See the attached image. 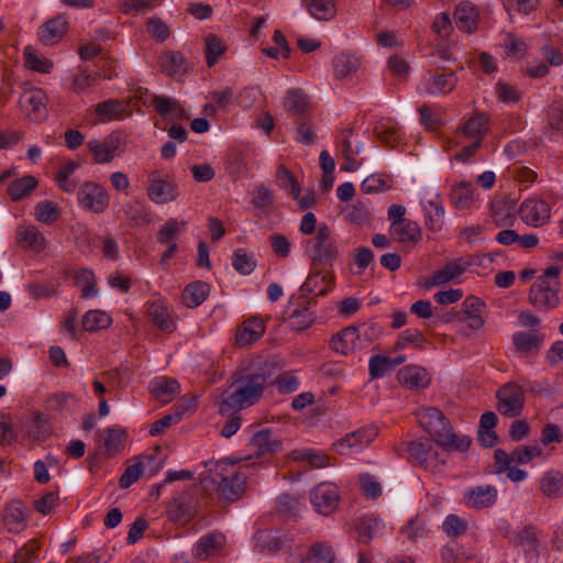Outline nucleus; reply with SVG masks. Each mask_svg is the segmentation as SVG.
Wrapping results in <instances>:
<instances>
[{
	"instance_id": "nucleus-1",
	"label": "nucleus",
	"mask_w": 563,
	"mask_h": 563,
	"mask_svg": "<svg viewBox=\"0 0 563 563\" xmlns=\"http://www.w3.org/2000/svg\"><path fill=\"white\" fill-rule=\"evenodd\" d=\"M269 383L271 373L267 367L262 366L252 373L234 374L232 383L222 393L219 413L229 417L255 405Z\"/></svg>"
},
{
	"instance_id": "nucleus-2",
	"label": "nucleus",
	"mask_w": 563,
	"mask_h": 563,
	"mask_svg": "<svg viewBox=\"0 0 563 563\" xmlns=\"http://www.w3.org/2000/svg\"><path fill=\"white\" fill-rule=\"evenodd\" d=\"M234 463L216 461L206 463L207 470L201 473L200 483L205 490H216L219 499L234 503L242 498L246 488L247 471L230 470Z\"/></svg>"
},
{
	"instance_id": "nucleus-3",
	"label": "nucleus",
	"mask_w": 563,
	"mask_h": 563,
	"mask_svg": "<svg viewBox=\"0 0 563 563\" xmlns=\"http://www.w3.org/2000/svg\"><path fill=\"white\" fill-rule=\"evenodd\" d=\"M305 253L316 266H332L339 257V249L331 238V230L327 223L318 224L317 233L308 239L305 244Z\"/></svg>"
},
{
	"instance_id": "nucleus-4",
	"label": "nucleus",
	"mask_w": 563,
	"mask_h": 563,
	"mask_svg": "<svg viewBox=\"0 0 563 563\" xmlns=\"http://www.w3.org/2000/svg\"><path fill=\"white\" fill-rule=\"evenodd\" d=\"M496 409L508 418H517L522 413L525 407L523 388L514 382H509L500 386L496 391Z\"/></svg>"
},
{
	"instance_id": "nucleus-5",
	"label": "nucleus",
	"mask_w": 563,
	"mask_h": 563,
	"mask_svg": "<svg viewBox=\"0 0 563 563\" xmlns=\"http://www.w3.org/2000/svg\"><path fill=\"white\" fill-rule=\"evenodd\" d=\"M396 452L399 456L406 457L410 463L428 468L429 461L437 457L433 440L420 438L410 442H401Z\"/></svg>"
},
{
	"instance_id": "nucleus-6",
	"label": "nucleus",
	"mask_w": 563,
	"mask_h": 563,
	"mask_svg": "<svg viewBox=\"0 0 563 563\" xmlns=\"http://www.w3.org/2000/svg\"><path fill=\"white\" fill-rule=\"evenodd\" d=\"M560 282L549 283L543 278H537L529 291V302L538 310L548 311L554 309L560 303Z\"/></svg>"
},
{
	"instance_id": "nucleus-7",
	"label": "nucleus",
	"mask_w": 563,
	"mask_h": 563,
	"mask_svg": "<svg viewBox=\"0 0 563 563\" xmlns=\"http://www.w3.org/2000/svg\"><path fill=\"white\" fill-rule=\"evenodd\" d=\"M78 202L86 210L101 213L109 206V195L103 186L86 181L78 190Z\"/></svg>"
},
{
	"instance_id": "nucleus-8",
	"label": "nucleus",
	"mask_w": 563,
	"mask_h": 563,
	"mask_svg": "<svg viewBox=\"0 0 563 563\" xmlns=\"http://www.w3.org/2000/svg\"><path fill=\"white\" fill-rule=\"evenodd\" d=\"M310 500L316 511L328 516L338 507L340 500L339 488L332 483H320L311 489Z\"/></svg>"
},
{
	"instance_id": "nucleus-9",
	"label": "nucleus",
	"mask_w": 563,
	"mask_h": 563,
	"mask_svg": "<svg viewBox=\"0 0 563 563\" xmlns=\"http://www.w3.org/2000/svg\"><path fill=\"white\" fill-rule=\"evenodd\" d=\"M47 96L40 89L34 88L25 91L19 99V104L25 115L35 122H41L47 118Z\"/></svg>"
},
{
	"instance_id": "nucleus-10",
	"label": "nucleus",
	"mask_w": 563,
	"mask_h": 563,
	"mask_svg": "<svg viewBox=\"0 0 563 563\" xmlns=\"http://www.w3.org/2000/svg\"><path fill=\"white\" fill-rule=\"evenodd\" d=\"M378 431L374 427H363L353 432L346 433L339 439L333 448L339 454H346L351 450H362L369 445L377 437Z\"/></svg>"
},
{
	"instance_id": "nucleus-11",
	"label": "nucleus",
	"mask_w": 563,
	"mask_h": 563,
	"mask_svg": "<svg viewBox=\"0 0 563 563\" xmlns=\"http://www.w3.org/2000/svg\"><path fill=\"white\" fill-rule=\"evenodd\" d=\"M417 418L419 424L435 438V442L451 426L444 413L435 407L421 408L417 412Z\"/></svg>"
},
{
	"instance_id": "nucleus-12",
	"label": "nucleus",
	"mask_w": 563,
	"mask_h": 563,
	"mask_svg": "<svg viewBox=\"0 0 563 563\" xmlns=\"http://www.w3.org/2000/svg\"><path fill=\"white\" fill-rule=\"evenodd\" d=\"M521 220L532 227L545 224L551 217V209L544 200L526 199L519 207Z\"/></svg>"
},
{
	"instance_id": "nucleus-13",
	"label": "nucleus",
	"mask_w": 563,
	"mask_h": 563,
	"mask_svg": "<svg viewBox=\"0 0 563 563\" xmlns=\"http://www.w3.org/2000/svg\"><path fill=\"white\" fill-rule=\"evenodd\" d=\"M249 446L252 451L251 455L256 457L267 453L276 454L283 451L282 440L274 435L271 429L256 431L250 439Z\"/></svg>"
},
{
	"instance_id": "nucleus-14",
	"label": "nucleus",
	"mask_w": 563,
	"mask_h": 563,
	"mask_svg": "<svg viewBox=\"0 0 563 563\" xmlns=\"http://www.w3.org/2000/svg\"><path fill=\"white\" fill-rule=\"evenodd\" d=\"M485 309V302L475 296H468L462 302V310L456 311V320L465 322L471 329L477 330L484 325L482 312Z\"/></svg>"
},
{
	"instance_id": "nucleus-15",
	"label": "nucleus",
	"mask_w": 563,
	"mask_h": 563,
	"mask_svg": "<svg viewBox=\"0 0 563 563\" xmlns=\"http://www.w3.org/2000/svg\"><path fill=\"white\" fill-rule=\"evenodd\" d=\"M197 512V503L194 495L184 492L175 497L168 507V517L174 522H187Z\"/></svg>"
},
{
	"instance_id": "nucleus-16",
	"label": "nucleus",
	"mask_w": 563,
	"mask_h": 563,
	"mask_svg": "<svg viewBox=\"0 0 563 563\" xmlns=\"http://www.w3.org/2000/svg\"><path fill=\"white\" fill-rule=\"evenodd\" d=\"M497 489L493 485H478L468 488L463 496L468 508L483 509L493 506L497 500Z\"/></svg>"
},
{
	"instance_id": "nucleus-17",
	"label": "nucleus",
	"mask_w": 563,
	"mask_h": 563,
	"mask_svg": "<svg viewBox=\"0 0 563 563\" xmlns=\"http://www.w3.org/2000/svg\"><path fill=\"white\" fill-rule=\"evenodd\" d=\"M398 382L409 389H424L431 382L428 371L418 365H407L397 373Z\"/></svg>"
},
{
	"instance_id": "nucleus-18",
	"label": "nucleus",
	"mask_w": 563,
	"mask_h": 563,
	"mask_svg": "<svg viewBox=\"0 0 563 563\" xmlns=\"http://www.w3.org/2000/svg\"><path fill=\"white\" fill-rule=\"evenodd\" d=\"M67 20L64 15H56L40 26L37 36L42 44L48 46L59 42L66 33Z\"/></svg>"
},
{
	"instance_id": "nucleus-19",
	"label": "nucleus",
	"mask_w": 563,
	"mask_h": 563,
	"mask_svg": "<svg viewBox=\"0 0 563 563\" xmlns=\"http://www.w3.org/2000/svg\"><path fill=\"white\" fill-rule=\"evenodd\" d=\"M456 77L454 73H432L428 71L423 77V87L427 93H449L456 86Z\"/></svg>"
},
{
	"instance_id": "nucleus-20",
	"label": "nucleus",
	"mask_w": 563,
	"mask_h": 563,
	"mask_svg": "<svg viewBox=\"0 0 563 563\" xmlns=\"http://www.w3.org/2000/svg\"><path fill=\"white\" fill-rule=\"evenodd\" d=\"M471 265L472 262L464 261L463 258H457L454 262H450L443 268L434 272L432 277L426 280L424 286L430 288L432 286L445 284L463 274Z\"/></svg>"
},
{
	"instance_id": "nucleus-21",
	"label": "nucleus",
	"mask_w": 563,
	"mask_h": 563,
	"mask_svg": "<svg viewBox=\"0 0 563 563\" xmlns=\"http://www.w3.org/2000/svg\"><path fill=\"white\" fill-rule=\"evenodd\" d=\"M265 331L263 321L258 318H250L240 325L235 333V343L241 346H250L262 338Z\"/></svg>"
},
{
	"instance_id": "nucleus-22",
	"label": "nucleus",
	"mask_w": 563,
	"mask_h": 563,
	"mask_svg": "<svg viewBox=\"0 0 563 563\" xmlns=\"http://www.w3.org/2000/svg\"><path fill=\"white\" fill-rule=\"evenodd\" d=\"M150 391L162 402H170L180 393V385L175 378L159 376L150 383Z\"/></svg>"
},
{
	"instance_id": "nucleus-23",
	"label": "nucleus",
	"mask_w": 563,
	"mask_h": 563,
	"mask_svg": "<svg viewBox=\"0 0 563 563\" xmlns=\"http://www.w3.org/2000/svg\"><path fill=\"white\" fill-rule=\"evenodd\" d=\"M178 187L176 184L164 179H152L147 188L148 198L158 205L167 203L178 197Z\"/></svg>"
},
{
	"instance_id": "nucleus-24",
	"label": "nucleus",
	"mask_w": 563,
	"mask_h": 563,
	"mask_svg": "<svg viewBox=\"0 0 563 563\" xmlns=\"http://www.w3.org/2000/svg\"><path fill=\"white\" fill-rule=\"evenodd\" d=\"M3 523L9 532L12 533H19L26 528L25 508L21 501L12 500L7 505L3 515Z\"/></svg>"
},
{
	"instance_id": "nucleus-25",
	"label": "nucleus",
	"mask_w": 563,
	"mask_h": 563,
	"mask_svg": "<svg viewBox=\"0 0 563 563\" xmlns=\"http://www.w3.org/2000/svg\"><path fill=\"white\" fill-rule=\"evenodd\" d=\"M498 421L494 411H486L481 416L477 430V440L483 448H493L498 442V435L494 428Z\"/></svg>"
},
{
	"instance_id": "nucleus-26",
	"label": "nucleus",
	"mask_w": 563,
	"mask_h": 563,
	"mask_svg": "<svg viewBox=\"0 0 563 563\" xmlns=\"http://www.w3.org/2000/svg\"><path fill=\"white\" fill-rule=\"evenodd\" d=\"M257 549L265 554H275L279 552L289 540L285 536H280L276 531L261 530L255 534Z\"/></svg>"
},
{
	"instance_id": "nucleus-27",
	"label": "nucleus",
	"mask_w": 563,
	"mask_h": 563,
	"mask_svg": "<svg viewBox=\"0 0 563 563\" xmlns=\"http://www.w3.org/2000/svg\"><path fill=\"white\" fill-rule=\"evenodd\" d=\"M515 201L506 197L495 199L490 206L494 223L497 227H511L515 221Z\"/></svg>"
},
{
	"instance_id": "nucleus-28",
	"label": "nucleus",
	"mask_w": 563,
	"mask_h": 563,
	"mask_svg": "<svg viewBox=\"0 0 563 563\" xmlns=\"http://www.w3.org/2000/svg\"><path fill=\"white\" fill-rule=\"evenodd\" d=\"M358 340L360 329L356 327H347L338 334H335L334 336H332L330 341V346L336 353L346 355L354 349L358 347Z\"/></svg>"
},
{
	"instance_id": "nucleus-29",
	"label": "nucleus",
	"mask_w": 563,
	"mask_h": 563,
	"mask_svg": "<svg viewBox=\"0 0 563 563\" xmlns=\"http://www.w3.org/2000/svg\"><path fill=\"white\" fill-rule=\"evenodd\" d=\"M146 313L152 323L159 328L162 331L172 333L175 330V321L170 317L167 307L162 301L147 303Z\"/></svg>"
},
{
	"instance_id": "nucleus-30",
	"label": "nucleus",
	"mask_w": 563,
	"mask_h": 563,
	"mask_svg": "<svg viewBox=\"0 0 563 563\" xmlns=\"http://www.w3.org/2000/svg\"><path fill=\"white\" fill-rule=\"evenodd\" d=\"M514 542L516 545H519L523 549V552L527 558L539 556V539H538V530L534 526L528 525L525 526L514 538Z\"/></svg>"
},
{
	"instance_id": "nucleus-31",
	"label": "nucleus",
	"mask_w": 563,
	"mask_h": 563,
	"mask_svg": "<svg viewBox=\"0 0 563 563\" xmlns=\"http://www.w3.org/2000/svg\"><path fill=\"white\" fill-rule=\"evenodd\" d=\"M544 341V334L536 331L516 332L512 342L516 350L525 355L538 353Z\"/></svg>"
},
{
	"instance_id": "nucleus-32",
	"label": "nucleus",
	"mask_w": 563,
	"mask_h": 563,
	"mask_svg": "<svg viewBox=\"0 0 563 563\" xmlns=\"http://www.w3.org/2000/svg\"><path fill=\"white\" fill-rule=\"evenodd\" d=\"M477 16L478 12L470 1H462L454 11L456 26L466 33H472L476 29Z\"/></svg>"
},
{
	"instance_id": "nucleus-33",
	"label": "nucleus",
	"mask_w": 563,
	"mask_h": 563,
	"mask_svg": "<svg viewBox=\"0 0 563 563\" xmlns=\"http://www.w3.org/2000/svg\"><path fill=\"white\" fill-rule=\"evenodd\" d=\"M103 454L106 457H112L123 450L128 434L124 429L109 427L103 430Z\"/></svg>"
},
{
	"instance_id": "nucleus-34",
	"label": "nucleus",
	"mask_w": 563,
	"mask_h": 563,
	"mask_svg": "<svg viewBox=\"0 0 563 563\" xmlns=\"http://www.w3.org/2000/svg\"><path fill=\"white\" fill-rule=\"evenodd\" d=\"M333 276L331 274H310L300 287L302 297L316 292V296H325L332 289Z\"/></svg>"
},
{
	"instance_id": "nucleus-35",
	"label": "nucleus",
	"mask_w": 563,
	"mask_h": 563,
	"mask_svg": "<svg viewBox=\"0 0 563 563\" xmlns=\"http://www.w3.org/2000/svg\"><path fill=\"white\" fill-rule=\"evenodd\" d=\"M209 292L210 285L208 283L196 280L185 287L181 300L188 308H196L207 299Z\"/></svg>"
},
{
	"instance_id": "nucleus-36",
	"label": "nucleus",
	"mask_w": 563,
	"mask_h": 563,
	"mask_svg": "<svg viewBox=\"0 0 563 563\" xmlns=\"http://www.w3.org/2000/svg\"><path fill=\"white\" fill-rule=\"evenodd\" d=\"M159 66L169 77L183 76L187 71V63L180 52L169 51L159 58Z\"/></svg>"
},
{
	"instance_id": "nucleus-37",
	"label": "nucleus",
	"mask_w": 563,
	"mask_h": 563,
	"mask_svg": "<svg viewBox=\"0 0 563 563\" xmlns=\"http://www.w3.org/2000/svg\"><path fill=\"white\" fill-rule=\"evenodd\" d=\"M335 77L344 79L352 76L360 68L361 62L358 57L347 52H340L332 60Z\"/></svg>"
},
{
	"instance_id": "nucleus-38",
	"label": "nucleus",
	"mask_w": 563,
	"mask_h": 563,
	"mask_svg": "<svg viewBox=\"0 0 563 563\" xmlns=\"http://www.w3.org/2000/svg\"><path fill=\"white\" fill-rule=\"evenodd\" d=\"M284 107L290 115L303 117L309 110L308 97L301 89H290L286 93Z\"/></svg>"
},
{
	"instance_id": "nucleus-39",
	"label": "nucleus",
	"mask_w": 563,
	"mask_h": 563,
	"mask_svg": "<svg viewBox=\"0 0 563 563\" xmlns=\"http://www.w3.org/2000/svg\"><path fill=\"white\" fill-rule=\"evenodd\" d=\"M384 523L382 519L376 517H363L360 518L356 523V531L358 534V541L368 543L372 539L377 538L382 534Z\"/></svg>"
},
{
	"instance_id": "nucleus-40",
	"label": "nucleus",
	"mask_w": 563,
	"mask_h": 563,
	"mask_svg": "<svg viewBox=\"0 0 563 563\" xmlns=\"http://www.w3.org/2000/svg\"><path fill=\"white\" fill-rule=\"evenodd\" d=\"M309 14L319 21H329L335 16L333 0H301Z\"/></svg>"
},
{
	"instance_id": "nucleus-41",
	"label": "nucleus",
	"mask_w": 563,
	"mask_h": 563,
	"mask_svg": "<svg viewBox=\"0 0 563 563\" xmlns=\"http://www.w3.org/2000/svg\"><path fill=\"white\" fill-rule=\"evenodd\" d=\"M437 444L448 451L454 450L463 453L470 449L472 439L465 434H456L452 426H450L449 429H446V431L437 441Z\"/></svg>"
},
{
	"instance_id": "nucleus-42",
	"label": "nucleus",
	"mask_w": 563,
	"mask_h": 563,
	"mask_svg": "<svg viewBox=\"0 0 563 563\" xmlns=\"http://www.w3.org/2000/svg\"><path fill=\"white\" fill-rule=\"evenodd\" d=\"M289 457L294 461H305L313 468H321L330 465V456L322 452L313 449H300L294 450Z\"/></svg>"
},
{
	"instance_id": "nucleus-43",
	"label": "nucleus",
	"mask_w": 563,
	"mask_h": 563,
	"mask_svg": "<svg viewBox=\"0 0 563 563\" xmlns=\"http://www.w3.org/2000/svg\"><path fill=\"white\" fill-rule=\"evenodd\" d=\"M37 179L32 175H25L13 180L8 187V195L13 201L27 197L37 186Z\"/></svg>"
},
{
	"instance_id": "nucleus-44",
	"label": "nucleus",
	"mask_w": 563,
	"mask_h": 563,
	"mask_svg": "<svg viewBox=\"0 0 563 563\" xmlns=\"http://www.w3.org/2000/svg\"><path fill=\"white\" fill-rule=\"evenodd\" d=\"M541 490L550 498L563 496V474L559 471H551L543 475L541 479Z\"/></svg>"
},
{
	"instance_id": "nucleus-45",
	"label": "nucleus",
	"mask_w": 563,
	"mask_h": 563,
	"mask_svg": "<svg viewBox=\"0 0 563 563\" xmlns=\"http://www.w3.org/2000/svg\"><path fill=\"white\" fill-rule=\"evenodd\" d=\"M186 221L178 222L176 219H169L157 232V242L163 245L176 243L177 236L185 230Z\"/></svg>"
},
{
	"instance_id": "nucleus-46",
	"label": "nucleus",
	"mask_w": 563,
	"mask_h": 563,
	"mask_svg": "<svg viewBox=\"0 0 563 563\" xmlns=\"http://www.w3.org/2000/svg\"><path fill=\"white\" fill-rule=\"evenodd\" d=\"M393 230L397 240L401 243H417L422 238V231L418 223L409 219L401 222V224L396 225Z\"/></svg>"
},
{
	"instance_id": "nucleus-47",
	"label": "nucleus",
	"mask_w": 563,
	"mask_h": 563,
	"mask_svg": "<svg viewBox=\"0 0 563 563\" xmlns=\"http://www.w3.org/2000/svg\"><path fill=\"white\" fill-rule=\"evenodd\" d=\"M225 51V43L216 34H208L205 37V56L209 67H212Z\"/></svg>"
},
{
	"instance_id": "nucleus-48",
	"label": "nucleus",
	"mask_w": 563,
	"mask_h": 563,
	"mask_svg": "<svg viewBox=\"0 0 563 563\" xmlns=\"http://www.w3.org/2000/svg\"><path fill=\"white\" fill-rule=\"evenodd\" d=\"M111 322V317L104 311L90 310L82 318V328L93 332L110 327Z\"/></svg>"
},
{
	"instance_id": "nucleus-49",
	"label": "nucleus",
	"mask_w": 563,
	"mask_h": 563,
	"mask_svg": "<svg viewBox=\"0 0 563 563\" xmlns=\"http://www.w3.org/2000/svg\"><path fill=\"white\" fill-rule=\"evenodd\" d=\"M488 118L483 113L474 114L462 126V133L467 137L481 139L487 131Z\"/></svg>"
},
{
	"instance_id": "nucleus-50",
	"label": "nucleus",
	"mask_w": 563,
	"mask_h": 563,
	"mask_svg": "<svg viewBox=\"0 0 563 563\" xmlns=\"http://www.w3.org/2000/svg\"><path fill=\"white\" fill-rule=\"evenodd\" d=\"M124 111H125V109L123 107V103L117 99H109L107 101L99 102L96 106V113L103 121L121 119V118H123Z\"/></svg>"
},
{
	"instance_id": "nucleus-51",
	"label": "nucleus",
	"mask_w": 563,
	"mask_h": 563,
	"mask_svg": "<svg viewBox=\"0 0 563 563\" xmlns=\"http://www.w3.org/2000/svg\"><path fill=\"white\" fill-rule=\"evenodd\" d=\"M450 199L457 209L468 208L473 202L472 185L467 183H460L454 186L451 190Z\"/></svg>"
},
{
	"instance_id": "nucleus-52",
	"label": "nucleus",
	"mask_w": 563,
	"mask_h": 563,
	"mask_svg": "<svg viewBox=\"0 0 563 563\" xmlns=\"http://www.w3.org/2000/svg\"><path fill=\"white\" fill-rule=\"evenodd\" d=\"M256 261L245 249H236L232 255V266L241 275H250L256 268Z\"/></svg>"
},
{
	"instance_id": "nucleus-53",
	"label": "nucleus",
	"mask_w": 563,
	"mask_h": 563,
	"mask_svg": "<svg viewBox=\"0 0 563 563\" xmlns=\"http://www.w3.org/2000/svg\"><path fill=\"white\" fill-rule=\"evenodd\" d=\"M75 285L81 287V297L91 298L97 295L96 278L91 269L84 268L75 274Z\"/></svg>"
},
{
	"instance_id": "nucleus-54",
	"label": "nucleus",
	"mask_w": 563,
	"mask_h": 563,
	"mask_svg": "<svg viewBox=\"0 0 563 563\" xmlns=\"http://www.w3.org/2000/svg\"><path fill=\"white\" fill-rule=\"evenodd\" d=\"M224 538L219 533H209L200 538L196 545L198 556L214 554L223 544Z\"/></svg>"
},
{
	"instance_id": "nucleus-55",
	"label": "nucleus",
	"mask_w": 563,
	"mask_h": 563,
	"mask_svg": "<svg viewBox=\"0 0 563 563\" xmlns=\"http://www.w3.org/2000/svg\"><path fill=\"white\" fill-rule=\"evenodd\" d=\"M369 377L376 379L393 372L391 358L385 355L375 354L368 362Z\"/></svg>"
},
{
	"instance_id": "nucleus-56",
	"label": "nucleus",
	"mask_w": 563,
	"mask_h": 563,
	"mask_svg": "<svg viewBox=\"0 0 563 563\" xmlns=\"http://www.w3.org/2000/svg\"><path fill=\"white\" fill-rule=\"evenodd\" d=\"M18 235L21 241L26 242L27 245L35 252H41L45 247L44 236L33 225L20 228Z\"/></svg>"
},
{
	"instance_id": "nucleus-57",
	"label": "nucleus",
	"mask_w": 563,
	"mask_h": 563,
	"mask_svg": "<svg viewBox=\"0 0 563 563\" xmlns=\"http://www.w3.org/2000/svg\"><path fill=\"white\" fill-rule=\"evenodd\" d=\"M334 553L331 547L323 543H316L310 547L306 562L307 563H333Z\"/></svg>"
},
{
	"instance_id": "nucleus-58",
	"label": "nucleus",
	"mask_w": 563,
	"mask_h": 563,
	"mask_svg": "<svg viewBox=\"0 0 563 563\" xmlns=\"http://www.w3.org/2000/svg\"><path fill=\"white\" fill-rule=\"evenodd\" d=\"M24 57L26 67L34 71L48 74L53 68V63L49 59L37 56L30 46L25 47Z\"/></svg>"
},
{
	"instance_id": "nucleus-59",
	"label": "nucleus",
	"mask_w": 563,
	"mask_h": 563,
	"mask_svg": "<svg viewBox=\"0 0 563 563\" xmlns=\"http://www.w3.org/2000/svg\"><path fill=\"white\" fill-rule=\"evenodd\" d=\"M277 179L280 181V187L292 196L294 199H298L301 192L299 184L295 176L287 169L286 166L280 165L277 169Z\"/></svg>"
},
{
	"instance_id": "nucleus-60",
	"label": "nucleus",
	"mask_w": 563,
	"mask_h": 563,
	"mask_svg": "<svg viewBox=\"0 0 563 563\" xmlns=\"http://www.w3.org/2000/svg\"><path fill=\"white\" fill-rule=\"evenodd\" d=\"M346 219L357 225H362L369 221L371 211L368 209L367 201L357 200L354 205L351 206L346 213Z\"/></svg>"
},
{
	"instance_id": "nucleus-61",
	"label": "nucleus",
	"mask_w": 563,
	"mask_h": 563,
	"mask_svg": "<svg viewBox=\"0 0 563 563\" xmlns=\"http://www.w3.org/2000/svg\"><path fill=\"white\" fill-rule=\"evenodd\" d=\"M316 126L311 120L305 119L296 128V141L302 145L309 146L316 143Z\"/></svg>"
},
{
	"instance_id": "nucleus-62",
	"label": "nucleus",
	"mask_w": 563,
	"mask_h": 563,
	"mask_svg": "<svg viewBox=\"0 0 563 563\" xmlns=\"http://www.w3.org/2000/svg\"><path fill=\"white\" fill-rule=\"evenodd\" d=\"M424 341L426 339L420 330L406 329L398 335L395 346L397 350H404L408 344H416L418 349H422Z\"/></svg>"
},
{
	"instance_id": "nucleus-63",
	"label": "nucleus",
	"mask_w": 563,
	"mask_h": 563,
	"mask_svg": "<svg viewBox=\"0 0 563 563\" xmlns=\"http://www.w3.org/2000/svg\"><path fill=\"white\" fill-rule=\"evenodd\" d=\"M442 530L450 537H460L467 531V521L457 515L451 514L446 516Z\"/></svg>"
},
{
	"instance_id": "nucleus-64",
	"label": "nucleus",
	"mask_w": 563,
	"mask_h": 563,
	"mask_svg": "<svg viewBox=\"0 0 563 563\" xmlns=\"http://www.w3.org/2000/svg\"><path fill=\"white\" fill-rule=\"evenodd\" d=\"M550 129L563 133V100L553 101L547 113Z\"/></svg>"
}]
</instances>
